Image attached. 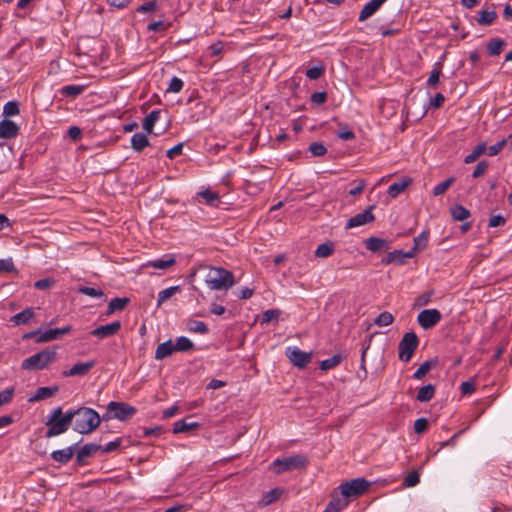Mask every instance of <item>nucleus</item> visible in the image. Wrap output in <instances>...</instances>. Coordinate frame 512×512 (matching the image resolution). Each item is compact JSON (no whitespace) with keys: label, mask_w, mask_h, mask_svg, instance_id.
<instances>
[{"label":"nucleus","mask_w":512,"mask_h":512,"mask_svg":"<svg viewBox=\"0 0 512 512\" xmlns=\"http://www.w3.org/2000/svg\"><path fill=\"white\" fill-rule=\"evenodd\" d=\"M308 463L305 456L296 454L285 458L275 459L271 466L275 474H282L286 471L297 470L304 468Z\"/></svg>","instance_id":"obj_4"},{"label":"nucleus","mask_w":512,"mask_h":512,"mask_svg":"<svg viewBox=\"0 0 512 512\" xmlns=\"http://www.w3.org/2000/svg\"><path fill=\"white\" fill-rule=\"evenodd\" d=\"M442 318V315L437 309L422 310L417 316L418 324L425 330L431 329L436 326Z\"/></svg>","instance_id":"obj_8"},{"label":"nucleus","mask_w":512,"mask_h":512,"mask_svg":"<svg viewBox=\"0 0 512 512\" xmlns=\"http://www.w3.org/2000/svg\"><path fill=\"white\" fill-rule=\"evenodd\" d=\"M412 180L408 177L402 178L399 181L392 183L387 190L390 197L395 198L401 194L410 184Z\"/></svg>","instance_id":"obj_21"},{"label":"nucleus","mask_w":512,"mask_h":512,"mask_svg":"<svg viewBox=\"0 0 512 512\" xmlns=\"http://www.w3.org/2000/svg\"><path fill=\"white\" fill-rule=\"evenodd\" d=\"M356 185L349 190V195L356 196L362 193L366 186V181L364 179H360L355 181Z\"/></svg>","instance_id":"obj_58"},{"label":"nucleus","mask_w":512,"mask_h":512,"mask_svg":"<svg viewBox=\"0 0 512 512\" xmlns=\"http://www.w3.org/2000/svg\"><path fill=\"white\" fill-rule=\"evenodd\" d=\"M85 89V85H66L61 88L60 92L67 97L76 98L82 94Z\"/></svg>","instance_id":"obj_36"},{"label":"nucleus","mask_w":512,"mask_h":512,"mask_svg":"<svg viewBox=\"0 0 512 512\" xmlns=\"http://www.w3.org/2000/svg\"><path fill=\"white\" fill-rule=\"evenodd\" d=\"M441 75V63L437 62L434 65V68L432 69L430 76L427 80V86L428 87H435L439 83Z\"/></svg>","instance_id":"obj_42"},{"label":"nucleus","mask_w":512,"mask_h":512,"mask_svg":"<svg viewBox=\"0 0 512 512\" xmlns=\"http://www.w3.org/2000/svg\"><path fill=\"white\" fill-rule=\"evenodd\" d=\"M19 133V126L8 119L0 122V139H12Z\"/></svg>","instance_id":"obj_17"},{"label":"nucleus","mask_w":512,"mask_h":512,"mask_svg":"<svg viewBox=\"0 0 512 512\" xmlns=\"http://www.w3.org/2000/svg\"><path fill=\"white\" fill-rule=\"evenodd\" d=\"M497 19V13L494 9H483L479 12L476 21L480 26H489Z\"/></svg>","instance_id":"obj_23"},{"label":"nucleus","mask_w":512,"mask_h":512,"mask_svg":"<svg viewBox=\"0 0 512 512\" xmlns=\"http://www.w3.org/2000/svg\"><path fill=\"white\" fill-rule=\"evenodd\" d=\"M436 364L437 360H427L423 362L414 372L413 377L418 380L422 379L432 367L436 366Z\"/></svg>","instance_id":"obj_41"},{"label":"nucleus","mask_w":512,"mask_h":512,"mask_svg":"<svg viewBox=\"0 0 512 512\" xmlns=\"http://www.w3.org/2000/svg\"><path fill=\"white\" fill-rule=\"evenodd\" d=\"M199 427L198 422H187L186 420H178L173 424V433H183V432H189L191 430L197 429Z\"/></svg>","instance_id":"obj_27"},{"label":"nucleus","mask_w":512,"mask_h":512,"mask_svg":"<svg viewBox=\"0 0 512 512\" xmlns=\"http://www.w3.org/2000/svg\"><path fill=\"white\" fill-rule=\"evenodd\" d=\"M156 8H157L156 2L155 1H149V2H146V3L142 4V5H140L137 8V11L141 12V13H149V12L155 11Z\"/></svg>","instance_id":"obj_61"},{"label":"nucleus","mask_w":512,"mask_h":512,"mask_svg":"<svg viewBox=\"0 0 512 512\" xmlns=\"http://www.w3.org/2000/svg\"><path fill=\"white\" fill-rule=\"evenodd\" d=\"M429 240V232L423 231L417 237L414 238V246L409 250L414 252V256L420 250L426 248Z\"/></svg>","instance_id":"obj_33"},{"label":"nucleus","mask_w":512,"mask_h":512,"mask_svg":"<svg viewBox=\"0 0 512 512\" xmlns=\"http://www.w3.org/2000/svg\"><path fill=\"white\" fill-rule=\"evenodd\" d=\"M460 390L463 395L471 394L475 391V383L473 381H464L460 385Z\"/></svg>","instance_id":"obj_59"},{"label":"nucleus","mask_w":512,"mask_h":512,"mask_svg":"<svg viewBox=\"0 0 512 512\" xmlns=\"http://www.w3.org/2000/svg\"><path fill=\"white\" fill-rule=\"evenodd\" d=\"M207 204H214L215 201L218 200L219 196L217 193L211 191V190H205L199 194Z\"/></svg>","instance_id":"obj_55"},{"label":"nucleus","mask_w":512,"mask_h":512,"mask_svg":"<svg viewBox=\"0 0 512 512\" xmlns=\"http://www.w3.org/2000/svg\"><path fill=\"white\" fill-rule=\"evenodd\" d=\"M309 151L313 156H323L327 153V148L321 142H313L309 145Z\"/></svg>","instance_id":"obj_49"},{"label":"nucleus","mask_w":512,"mask_h":512,"mask_svg":"<svg viewBox=\"0 0 512 512\" xmlns=\"http://www.w3.org/2000/svg\"><path fill=\"white\" fill-rule=\"evenodd\" d=\"M72 330V326L68 325L62 328L48 329L41 332L40 336L36 338V343H46L56 340Z\"/></svg>","instance_id":"obj_14"},{"label":"nucleus","mask_w":512,"mask_h":512,"mask_svg":"<svg viewBox=\"0 0 512 512\" xmlns=\"http://www.w3.org/2000/svg\"><path fill=\"white\" fill-rule=\"evenodd\" d=\"M420 482V474L418 471H412L409 473L403 482L405 487H414Z\"/></svg>","instance_id":"obj_50"},{"label":"nucleus","mask_w":512,"mask_h":512,"mask_svg":"<svg viewBox=\"0 0 512 512\" xmlns=\"http://www.w3.org/2000/svg\"><path fill=\"white\" fill-rule=\"evenodd\" d=\"M186 328L189 332L197 334H207L208 327L203 321L189 319L186 323Z\"/></svg>","instance_id":"obj_31"},{"label":"nucleus","mask_w":512,"mask_h":512,"mask_svg":"<svg viewBox=\"0 0 512 512\" xmlns=\"http://www.w3.org/2000/svg\"><path fill=\"white\" fill-rule=\"evenodd\" d=\"M176 352H188L194 350V343L185 336H180L176 339L174 343Z\"/></svg>","instance_id":"obj_34"},{"label":"nucleus","mask_w":512,"mask_h":512,"mask_svg":"<svg viewBox=\"0 0 512 512\" xmlns=\"http://www.w3.org/2000/svg\"><path fill=\"white\" fill-rule=\"evenodd\" d=\"M56 360L55 350H42L24 359L21 363L23 370H43Z\"/></svg>","instance_id":"obj_3"},{"label":"nucleus","mask_w":512,"mask_h":512,"mask_svg":"<svg viewBox=\"0 0 512 512\" xmlns=\"http://www.w3.org/2000/svg\"><path fill=\"white\" fill-rule=\"evenodd\" d=\"M14 395L13 388H7L0 392V406L9 403Z\"/></svg>","instance_id":"obj_57"},{"label":"nucleus","mask_w":512,"mask_h":512,"mask_svg":"<svg viewBox=\"0 0 512 512\" xmlns=\"http://www.w3.org/2000/svg\"><path fill=\"white\" fill-rule=\"evenodd\" d=\"M505 42L502 39H492L487 44V52L490 56H498L503 51Z\"/></svg>","instance_id":"obj_38"},{"label":"nucleus","mask_w":512,"mask_h":512,"mask_svg":"<svg viewBox=\"0 0 512 512\" xmlns=\"http://www.w3.org/2000/svg\"><path fill=\"white\" fill-rule=\"evenodd\" d=\"M78 291L84 295L93 298H101L104 296V292L101 289H97L94 287L81 286L79 287Z\"/></svg>","instance_id":"obj_47"},{"label":"nucleus","mask_w":512,"mask_h":512,"mask_svg":"<svg viewBox=\"0 0 512 512\" xmlns=\"http://www.w3.org/2000/svg\"><path fill=\"white\" fill-rule=\"evenodd\" d=\"M279 315H280V311L279 310H275V309L266 310L263 313L262 321L261 322H262V324L269 323L273 319H278Z\"/></svg>","instance_id":"obj_54"},{"label":"nucleus","mask_w":512,"mask_h":512,"mask_svg":"<svg viewBox=\"0 0 512 512\" xmlns=\"http://www.w3.org/2000/svg\"><path fill=\"white\" fill-rule=\"evenodd\" d=\"M324 72H325L324 66L320 65V66H314V67L309 68L305 74H306L307 78H309L311 80H317L323 76Z\"/></svg>","instance_id":"obj_48"},{"label":"nucleus","mask_w":512,"mask_h":512,"mask_svg":"<svg viewBox=\"0 0 512 512\" xmlns=\"http://www.w3.org/2000/svg\"><path fill=\"white\" fill-rule=\"evenodd\" d=\"M419 345V339L414 332L403 335L398 345V356L401 361L408 362Z\"/></svg>","instance_id":"obj_5"},{"label":"nucleus","mask_w":512,"mask_h":512,"mask_svg":"<svg viewBox=\"0 0 512 512\" xmlns=\"http://www.w3.org/2000/svg\"><path fill=\"white\" fill-rule=\"evenodd\" d=\"M129 301H130L129 298H126V297H124V298L116 297V298L112 299L108 304L106 315H111L116 311H122L126 307V305L129 303Z\"/></svg>","instance_id":"obj_28"},{"label":"nucleus","mask_w":512,"mask_h":512,"mask_svg":"<svg viewBox=\"0 0 512 512\" xmlns=\"http://www.w3.org/2000/svg\"><path fill=\"white\" fill-rule=\"evenodd\" d=\"M374 205L368 206L363 212L352 216L346 223L345 228L351 229L371 223L375 220V216L372 213Z\"/></svg>","instance_id":"obj_11"},{"label":"nucleus","mask_w":512,"mask_h":512,"mask_svg":"<svg viewBox=\"0 0 512 512\" xmlns=\"http://www.w3.org/2000/svg\"><path fill=\"white\" fill-rule=\"evenodd\" d=\"M370 486V483L363 478H355L340 485L342 496L346 498L358 497L364 494Z\"/></svg>","instance_id":"obj_6"},{"label":"nucleus","mask_w":512,"mask_h":512,"mask_svg":"<svg viewBox=\"0 0 512 512\" xmlns=\"http://www.w3.org/2000/svg\"><path fill=\"white\" fill-rule=\"evenodd\" d=\"M95 366V361H87V362H78L74 364L69 370L62 371L63 377H73V376H85L90 370Z\"/></svg>","instance_id":"obj_13"},{"label":"nucleus","mask_w":512,"mask_h":512,"mask_svg":"<svg viewBox=\"0 0 512 512\" xmlns=\"http://www.w3.org/2000/svg\"><path fill=\"white\" fill-rule=\"evenodd\" d=\"M282 493L283 491L279 488H275L266 492L263 497L264 505L272 504L281 497Z\"/></svg>","instance_id":"obj_45"},{"label":"nucleus","mask_w":512,"mask_h":512,"mask_svg":"<svg viewBox=\"0 0 512 512\" xmlns=\"http://www.w3.org/2000/svg\"><path fill=\"white\" fill-rule=\"evenodd\" d=\"M121 329V322L120 321H114L112 323L101 325L92 331H90V335L102 340L105 338L112 337L116 335L119 330Z\"/></svg>","instance_id":"obj_12"},{"label":"nucleus","mask_w":512,"mask_h":512,"mask_svg":"<svg viewBox=\"0 0 512 512\" xmlns=\"http://www.w3.org/2000/svg\"><path fill=\"white\" fill-rule=\"evenodd\" d=\"M487 167H488V163L486 161H480L476 165L472 176L474 178H478V177L482 176L485 173Z\"/></svg>","instance_id":"obj_64"},{"label":"nucleus","mask_w":512,"mask_h":512,"mask_svg":"<svg viewBox=\"0 0 512 512\" xmlns=\"http://www.w3.org/2000/svg\"><path fill=\"white\" fill-rule=\"evenodd\" d=\"M428 427V420L424 417L418 418L414 423V431L417 434L423 433Z\"/></svg>","instance_id":"obj_56"},{"label":"nucleus","mask_w":512,"mask_h":512,"mask_svg":"<svg viewBox=\"0 0 512 512\" xmlns=\"http://www.w3.org/2000/svg\"><path fill=\"white\" fill-rule=\"evenodd\" d=\"M211 290H229L234 284V275L222 267H210L204 279Z\"/></svg>","instance_id":"obj_2"},{"label":"nucleus","mask_w":512,"mask_h":512,"mask_svg":"<svg viewBox=\"0 0 512 512\" xmlns=\"http://www.w3.org/2000/svg\"><path fill=\"white\" fill-rule=\"evenodd\" d=\"M109 412L113 413V417L119 420H126L136 413V408L124 402H110L107 406Z\"/></svg>","instance_id":"obj_10"},{"label":"nucleus","mask_w":512,"mask_h":512,"mask_svg":"<svg viewBox=\"0 0 512 512\" xmlns=\"http://www.w3.org/2000/svg\"><path fill=\"white\" fill-rule=\"evenodd\" d=\"M334 252V244L332 242H325L320 244L315 250V256L317 258H327Z\"/></svg>","instance_id":"obj_39"},{"label":"nucleus","mask_w":512,"mask_h":512,"mask_svg":"<svg viewBox=\"0 0 512 512\" xmlns=\"http://www.w3.org/2000/svg\"><path fill=\"white\" fill-rule=\"evenodd\" d=\"M101 445L95 443H88L81 447L76 454V461L79 465H84L86 458L92 456L94 453L99 451Z\"/></svg>","instance_id":"obj_18"},{"label":"nucleus","mask_w":512,"mask_h":512,"mask_svg":"<svg viewBox=\"0 0 512 512\" xmlns=\"http://www.w3.org/2000/svg\"><path fill=\"white\" fill-rule=\"evenodd\" d=\"M72 415L73 429L80 434H89L100 424L99 414L88 407H80L76 410H69Z\"/></svg>","instance_id":"obj_1"},{"label":"nucleus","mask_w":512,"mask_h":512,"mask_svg":"<svg viewBox=\"0 0 512 512\" xmlns=\"http://www.w3.org/2000/svg\"><path fill=\"white\" fill-rule=\"evenodd\" d=\"M76 445L69 446L65 449L55 450L51 453V458L60 464H67L75 453Z\"/></svg>","instance_id":"obj_19"},{"label":"nucleus","mask_w":512,"mask_h":512,"mask_svg":"<svg viewBox=\"0 0 512 512\" xmlns=\"http://www.w3.org/2000/svg\"><path fill=\"white\" fill-rule=\"evenodd\" d=\"M505 144H506V141L505 140H501V141L491 145L488 148V155L489 156L497 155L504 148Z\"/></svg>","instance_id":"obj_60"},{"label":"nucleus","mask_w":512,"mask_h":512,"mask_svg":"<svg viewBox=\"0 0 512 512\" xmlns=\"http://www.w3.org/2000/svg\"><path fill=\"white\" fill-rule=\"evenodd\" d=\"M393 321L394 316L390 312L384 311L375 318L374 323L379 327H385L392 324Z\"/></svg>","instance_id":"obj_43"},{"label":"nucleus","mask_w":512,"mask_h":512,"mask_svg":"<svg viewBox=\"0 0 512 512\" xmlns=\"http://www.w3.org/2000/svg\"><path fill=\"white\" fill-rule=\"evenodd\" d=\"M485 150H486L485 144H480V145L476 146L473 149V151L465 157L464 162L465 163L475 162L484 153Z\"/></svg>","instance_id":"obj_44"},{"label":"nucleus","mask_w":512,"mask_h":512,"mask_svg":"<svg viewBox=\"0 0 512 512\" xmlns=\"http://www.w3.org/2000/svg\"><path fill=\"white\" fill-rule=\"evenodd\" d=\"M15 270L11 259H0V272H12Z\"/></svg>","instance_id":"obj_62"},{"label":"nucleus","mask_w":512,"mask_h":512,"mask_svg":"<svg viewBox=\"0 0 512 512\" xmlns=\"http://www.w3.org/2000/svg\"><path fill=\"white\" fill-rule=\"evenodd\" d=\"M285 354L294 366L301 369L308 365L312 357L311 352H304L297 347H287Z\"/></svg>","instance_id":"obj_9"},{"label":"nucleus","mask_w":512,"mask_h":512,"mask_svg":"<svg viewBox=\"0 0 512 512\" xmlns=\"http://www.w3.org/2000/svg\"><path fill=\"white\" fill-rule=\"evenodd\" d=\"M364 246L373 253L384 252L390 249L391 242L383 238L369 237L364 240Z\"/></svg>","instance_id":"obj_15"},{"label":"nucleus","mask_w":512,"mask_h":512,"mask_svg":"<svg viewBox=\"0 0 512 512\" xmlns=\"http://www.w3.org/2000/svg\"><path fill=\"white\" fill-rule=\"evenodd\" d=\"M147 146H149V140L146 134L139 132L132 136L131 147L134 151L141 152Z\"/></svg>","instance_id":"obj_26"},{"label":"nucleus","mask_w":512,"mask_h":512,"mask_svg":"<svg viewBox=\"0 0 512 512\" xmlns=\"http://www.w3.org/2000/svg\"><path fill=\"white\" fill-rule=\"evenodd\" d=\"M180 291L179 286H171L159 292L157 298V307H160L165 301Z\"/></svg>","instance_id":"obj_40"},{"label":"nucleus","mask_w":512,"mask_h":512,"mask_svg":"<svg viewBox=\"0 0 512 512\" xmlns=\"http://www.w3.org/2000/svg\"><path fill=\"white\" fill-rule=\"evenodd\" d=\"M344 356L341 354H335L330 358H327L320 362V369L323 371H327L330 369H333L340 365L342 361L344 360Z\"/></svg>","instance_id":"obj_32"},{"label":"nucleus","mask_w":512,"mask_h":512,"mask_svg":"<svg viewBox=\"0 0 512 512\" xmlns=\"http://www.w3.org/2000/svg\"><path fill=\"white\" fill-rule=\"evenodd\" d=\"M35 316L33 308H26L23 311L11 317L10 321L15 325H24L29 323Z\"/></svg>","instance_id":"obj_22"},{"label":"nucleus","mask_w":512,"mask_h":512,"mask_svg":"<svg viewBox=\"0 0 512 512\" xmlns=\"http://www.w3.org/2000/svg\"><path fill=\"white\" fill-rule=\"evenodd\" d=\"M174 352H176L174 343L172 340H167L157 346L155 350V359L162 360L171 356Z\"/></svg>","instance_id":"obj_20"},{"label":"nucleus","mask_w":512,"mask_h":512,"mask_svg":"<svg viewBox=\"0 0 512 512\" xmlns=\"http://www.w3.org/2000/svg\"><path fill=\"white\" fill-rule=\"evenodd\" d=\"M160 117V111L159 110H153L151 111L144 119L143 121V129L147 133H152L153 127L155 123L159 120Z\"/></svg>","instance_id":"obj_35"},{"label":"nucleus","mask_w":512,"mask_h":512,"mask_svg":"<svg viewBox=\"0 0 512 512\" xmlns=\"http://www.w3.org/2000/svg\"><path fill=\"white\" fill-rule=\"evenodd\" d=\"M454 182V178H448L445 181L437 184L433 189V194L435 196L443 194Z\"/></svg>","instance_id":"obj_51"},{"label":"nucleus","mask_w":512,"mask_h":512,"mask_svg":"<svg viewBox=\"0 0 512 512\" xmlns=\"http://www.w3.org/2000/svg\"><path fill=\"white\" fill-rule=\"evenodd\" d=\"M58 390H59L58 386L40 387L36 390L34 396L31 397L29 399V401L34 402V401L48 399V398L52 397L53 395H55L58 392Z\"/></svg>","instance_id":"obj_24"},{"label":"nucleus","mask_w":512,"mask_h":512,"mask_svg":"<svg viewBox=\"0 0 512 512\" xmlns=\"http://www.w3.org/2000/svg\"><path fill=\"white\" fill-rule=\"evenodd\" d=\"M348 505L344 497H333L323 512H340Z\"/></svg>","instance_id":"obj_29"},{"label":"nucleus","mask_w":512,"mask_h":512,"mask_svg":"<svg viewBox=\"0 0 512 512\" xmlns=\"http://www.w3.org/2000/svg\"><path fill=\"white\" fill-rule=\"evenodd\" d=\"M434 394L435 386L432 384H427L419 389L416 399L419 402H428L434 397Z\"/></svg>","instance_id":"obj_30"},{"label":"nucleus","mask_w":512,"mask_h":512,"mask_svg":"<svg viewBox=\"0 0 512 512\" xmlns=\"http://www.w3.org/2000/svg\"><path fill=\"white\" fill-rule=\"evenodd\" d=\"M19 112V103L17 101H9L3 107V115L7 117L18 115Z\"/></svg>","instance_id":"obj_46"},{"label":"nucleus","mask_w":512,"mask_h":512,"mask_svg":"<svg viewBox=\"0 0 512 512\" xmlns=\"http://www.w3.org/2000/svg\"><path fill=\"white\" fill-rule=\"evenodd\" d=\"M183 81L178 77H173L170 80L169 86L166 89V92L178 93L183 88Z\"/></svg>","instance_id":"obj_52"},{"label":"nucleus","mask_w":512,"mask_h":512,"mask_svg":"<svg viewBox=\"0 0 512 512\" xmlns=\"http://www.w3.org/2000/svg\"><path fill=\"white\" fill-rule=\"evenodd\" d=\"M176 263V259L173 256H168L164 259H155L148 261L144 266L152 267L154 269L166 270Z\"/></svg>","instance_id":"obj_25"},{"label":"nucleus","mask_w":512,"mask_h":512,"mask_svg":"<svg viewBox=\"0 0 512 512\" xmlns=\"http://www.w3.org/2000/svg\"><path fill=\"white\" fill-rule=\"evenodd\" d=\"M71 424H72V415H71V412L67 411L64 414V416H62L61 419L54 420V422H52L50 425H48L49 428L47 429V431L45 433V437L52 438V437L58 436L60 434H63L69 429Z\"/></svg>","instance_id":"obj_7"},{"label":"nucleus","mask_w":512,"mask_h":512,"mask_svg":"<svg viewBox=\"0 0 512 512\" xmlns=\"http://www.w3.org/2000/svg\"><path fill=\"white\" fill-rule=\"evenodd\" d=\"M505 223L506 219L502 215L498 214L490 217L488 225L489 227H499L503 226Z\"/></svg>","instance_id":"obj_63"},{"label":"nucleus","mask_w":512,"mask_h":512,"mask_svg":"<svg viewBox=\"0 0 512 512\" xmlns=\"http://www.w3.org/2000/svg\"><path fill=\"white\" fill-rule=\"evenodd\" d=\"M55 284V280L51 277L43 278L34 283V287L38 290H46Z\"/></svg>","instance_id":"obj_53"},{"label":"nucleus","mask_w":512,"mask_h":512,"mask_svg":"<svg viewBox=\"0 0 512 512\" xmlns=\"http://www.w3.org/2000/svg\"><path fill=\"white\" fill-rule=\"evenodd\" d=\"M450 213L455 221H464L470 216V211L462 205H455L450 209Z\"/></svg>","instance_id":"obj_37"},{"label":"nucleus","mask_w":512,"mask_h":512,"mask_svg":"<svg viewBox=\"0 0 512 512\" xmlns=\"http://www.w3.org/2000/svg\"><path fill=\"white\" fill-rule=\"evenodd\" d=\"M414 252L413 251H407L403 252L402 250H394L392 252H389L383 259L382 263L385 265H389L392 263L402 265L405 263L406 258H413Z\"/></svg>","instance_id":"obj_16"}]
</instances>
